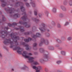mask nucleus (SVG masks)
I'll list each match as a JSON object with an SVG mask.
<instances>
[{"instance_id":"nucleus-29","label":"nucleus","mask_w":72,"mask_h":72,"mask_svg":"<svg viewBox=\"0 0 72 72\" xmlns=\"http://www.w3.org/2000/svg\"><path fill=\"white\" fill-rule=\"evenodd\" d=\"M21 69L23 70H25V69H28V68L27 67H22L21 68Z\"/></svg>"},{"instance_id":"nucleus-35","label":"nucleus","mask_w":72,"mask_h":72,"mask_svg":"<svg viewBox=\"0 0 72 72\" xmlns=\"http://www.w3.org/2000/svg\"><path fill=\"white\" fill-rule=\"evenodd\" d=\"M68 40H69V41H70L71 40H72V38H71V37H69L68 38Z\"/></svg>"},{"instance_id":"nucleus-52","label":"nucleus","mask_w":72,"mask_h":72,"mask_svg":"<svg viewBox=\"0 0 72 72\" xmlns=\"http://www.w3.org/2000/svg\"><path fill=\"white\" fill-rule=\"evenodd\" d=\"M24 1H27V0H24Z\"/></svg>"},{"instance_id":"nucleus-7","label":"nucleus","mask_w":72,"mask_h":72,"mask_svg":"<svg viewBox=\"0 0 72 72\" xmlns=\"http://www.w3.org/2000/svg\"><path fill=\"white\" fill-rule=\"evenodd\" d=\"M5 10H6L7 12L8 13H10V14H12V13H13L14 12H15V11H15V10L13 8H10L8 10L5 8Z\"/></svg>"},{"instance_id":"nucleus-19","label":"nucleus","mask_w":72,"mask_h":72,"mask_svg":"<svg viewBox=\"0 0 72 72\" xmlns=\"http://www.w3.org/2000/svg\"><path fill=\"white\" fill-rule=\"evenodd\" d=\"M32 32H25L24 33V34L25 35H30L31 34H32Z\"/></svg>"},{"instance_id":"nucleus-38","label":"nucleus","mask_w":72,"mask_h":72,"mask_svg":"<svg viewBox=\"0 0 72 72\" xmlns=\"http://www.w3.org/2000/svg\"><path fill=\"white\" fill-rule=\"evenodd\" d=\"M67 3V1H65L64 2V5H66Z\"/></svg>"},{"instance_id":"nucleus-42","label":"nucleus","mask_w":72,"mask_h":72,"mask_svg":"<svg viewBox=\"0 0 72 72\" xmlns=\"http://www.w3.org/2000/svg\"><path fill=\"white\" fill-rule=\"evenodd\" d=\"M57 41L58 42H60V40L58 39L57 40Z\"/></svg>"},{"instance_id":"nucleus-26","label":"nucleus","mask_w":72,"mask_h":72,"mask_svg":"<svg viewBox=\"0 0 72 72\" xmlns=\"http://www.w3.org/2000/svg\"><path fill=\"white\" fill-rule=\"evenodd\" d=\"M69 3L70 6H72V0H70L69 1Z\"/></svg>"},{"instance_id":"nucleus-33","label":"nucleus","mask_w":72,"mask_h":72,"mask_svg":"<svg viewBox=\"0 0 72 72\" xmlns=\"http://www.w3.org/2000/svg\"><path fill=\"white\" fill-rule=\"evenodd\" d=\"M57 27H58V28H60L61 27V26H60V25L59 24H57Z\"/></svg>"},{"instance_id":"nucleus-24","label":"nucleus","mask_w":72,"mask_h":72,"mask_svg":"<svg viewBox=\"0 0 72 72\" xmlns=\"http://www.w3.org/2000/svg\"><path fill=\"white\" fill-rule=\"evenodd\" d=\"M61 54L62 55H66V52L65 51H62L61 52Z\"/></svg>"},{"instance_id":"nucleus-1","label":"nucleus","mask_w":72,"mask_h":72,"mask_svg":"<svg viewBox=\"0 0 72 72\" xmlns=\"http://www.w3.org/2000/svg\"><path fill=\"white\" fill-rule=\"evenodd\" d=\"M10 36H11L12 39L13 40V42L11 41V39H6L5 40L4 42V43L5 44H6L7 43L10 44L11 45L10 46V48H13V50H17V53L21 54H22V49L20 47H17L16 45H18V44L17 42V40H18L19 39V37L18 36L16 37L14 36V34L13 33H12L10 34ZM13 42H15V44L16 45H14V43Z\"/></svg>"},{"instance_id":"nucleus-6","label":"nucleus","mask_w":72,"mask_h":72,"mask_svg":"<svg viewBox=\"0 0 72 72\" xmlns=\"http://www.w3.org/2000/svg\"><path fill=\"white\" fill-rule=\"evenodd\" d=\"M43 43H44L45 45H47L49 44V41L48 40H45L44 39H42L41 41L39 44L40 46H41Z\"/></svg>"},{"instance_id":"nucleus-39","label":"nucleus","mask_w":72,"mask_h":72,"mask_svg":"<svg viewBox=\"0 0 72 72\" xmlns=\"http://www.w3.org/2000/svg\"><path fill=\"white\" fill-rule=\"evenodd\" d=\"M38 15L39 17H41V16H42V15H41L40 14H38Z\"/></svg>"},{"instance_id":"nucleus-16","label":"nucleus","mask_w":72,"mask_h":72,"mask_svg":"<svg viewBox=\"0 0 72 72\" xmlns=\"http://www.w3.org/2000/svg\"><path fill=\"white\" fill-rule=\"evenodd\" d=\"M19 29H20V31L21 32H23L24 31V27L22 26H20Z\"/></svg>"},{"instance_id":"nucleus-9","label":"nucleus","mask_w":72,"mask_h":72,"mask_svg":"<svg viewBox=\"0 0 72 72\" xmlns=\"http://www.w3.org/2000/svg\"><path fill=\"white\" fill-rule=\"evenodd\" d=\"M41 35V34H40V33H36V35H35L34 34H32V37L34 39H36L37 37H39Z\"/></svg>"},{"instance_id":"nucleus-12","label":"nucleus","mask_w":72,"mask_h":72,"mask_svg":"<svg viewBox=\"0 0 72 72\" xmlns=\"http://www.w3.org/2000/svg\"><path fill=\"white\" fill-rule=\"evenodd\" d=\"M10 16L13 17V18H19V17L20 16L18 14H17L14 15L13 16V15H10Z\"/></svg>"},{"instance_id":"nucleus-3","label":"nucleus","mask_w":72,"mask_h":72,"mask_svg":"<svg viewBox=\"0 0 72 72\" xmlns=\"http://www.w3.org/2000/svg\"><path fill=\"white\" fill-rule=\"evenodd\" d=\"M28 55V53L26 51L23 52V53L22 55L25 58H28V60L30 62V63H32L34 65H37L39 64L37 62H34V58L33 57H30L29 56H27Z\"/></svg>"},{"instance_id":"nucleus-14","label":"nucleus","mask_w":72,"mask_h":72,"mask_svg":"<svg viewBox=\"0 0 72 72\" xmlns=\"http://www.w3.org/2000/svg\"><path fill=\"white\" fill-rule=\"evenodd\" d=\"M60 8L64 11H66V8L63 6H60Z\"/></svg>"},{"instance_id":"nucleus-40","label":"nucleus","mask_w":72,"mask_h":72,"mask_svg":"<svg viewBox=\"0 0 72 72\" xmlns=\"http://www.w3.org/2000/svg\"><path fill=\"white\" fill-rule=\"evenodd\" d=\"M45 14H47V15H48V14H49V12H48L47 11L45 12Z\"/></svg>"},{"instance_id":"nucleus-32","label":"nucleus","mask_w":72,"mask_h":72,"mask_svg":"<svg viewBox=\"0 0 72 72\" xmlns=\"http://www.w3.org/2000/svg\"><path fill=\"white\" fill-rule=\"evenodd\" d=\"M26 5L28 6V7H30V5L29 4V3H26Z\"/></svg>"},{"instance_id":"nucleus-5","label":"nucleus","mask_w":72,"mask_h":72,"mask_svg":"<svg viewBox=\"0 0 72 72\" xmlns=\"http://www.w3.org/2000/svg\"><path fill=\"white\" fill-rule=\"evenodd\" d=\"M45 58H43L40 60V63H43L44 62H46L48 60V59H50L48 55L45 54L44 55Z\"/></svg>"},{"instance_id":"nucleus-54","label":"nucleus","mask_w":72,"mask_h":72,"mask_svg":"<svg viewBox=\"0 0 72 72\" xmlns=\"http://www.w3.org/2000/svg\"><path fill=\"white\" fill-rule=\"evenodd\" d=\"M30 1H32V0H30Z\"/></svg>"},{"instance_id":"nucleus-23","label":"nucleus","mask_w":72,"mask_h":72,"mask_svg":"<svg viewBox=\"0 0 72 72\" xmlns=\"http://www.w3.org/2000/svg\"><path fill=\"white\" fill-rule=\"evenodd\" d=\"M6 19L5 18L4 16L3 15H2V22H4V21H5V20Z\"/></svg>"},{"instance_id":"nucleus-2","label":"nucleus","mask_w":72,"mask_h":72,"mask_svg":"<svg viewBox=\"0 0 72 72\" xmlns=\"http://www.w3.org/2000/svg\"><path fill=\"white\" fill-rule=\"evenodd\" d=\"M24 5V4H23V3L22 2H17L15 6H20L21 10L22 12H23V13L22 14V15H24L21 18V19H22L23 20V22L21 21H20L19 22V24L24 25L26 28H28L30 27V26H31V24L27 23L26 22L28 20H29L27 18V14H26V12H25L26 9H25L24 7L23 6Z\"/></svg>"},{"instance_id":"nucleus-21","label":"nucleus","mask_w":72,"mask_h":72,"mask_svg":"<svg viewBox=\"0 0 72 72\" xmlns=\"http://www.w3.org/2000/svg\"><path fill=\"white\" fill-rule=\"evenodd\" d=\"M37 12H38V10H35L34 11L35 15H37Z\"/></svg>"},{"instance_id":"nucleus-41","label":"nucleus","mask_w":72,"mask_h":72,"mask_svg":"<svg viewBox=\"0 0 72 72\" xmlns=\"http://www.w3.org/2000/svg\"><path fill=\"white\" fill-rule=\"evenodd\" d=\"M46 36H47V37H49V36H50L49 34V33H47L46 34Z\"/></svg>"},{"instance_id":"nucleus-53","label":"nucleus","mask_w":72,"mask_h":72,"mask_svg":"<svg viewBox=\"0 0 72 72\" xmlns=\"http://www.w3.org/2000/svg\"><path fill=\"white\" fill-rule=\"evenodd\" d=\"M71 13H72V10H71Z\"/></svg>"},{"instance_id":"nucleus-31","label":"nucleus","mask_w":72,"mask_h":72,"mask_svg":"<svg viewBox=\"0 0 72 72\" xmlns=\"http://www.w3.org/2000/svg\"><path fill=\"white\" fill-rule=\"evenodd\" d=\"M57 64H60V63H62V61H58L56 62Z\"/></svg>"},{"instance_id":"nucleus-44","label":"nucleus","mask_w":72,"mask_h":72,"mask_svg":"<svg viewBox=\"0 0 72 72\" xmlns=\"http://www.w3.org/2000/svg\"><path fill=\"white\" fill-rule=\"evenodd\" d=\"M59 45H57L56 46V47H59Z\"/></svg>"},{"instance_id":"nucleus-57","label":"nucleus","mask_w":72,"mask_h":72,"mask_svg":"<svg viewBox=\"0 0 72 72\" xmlns=\"http://www.w3.org/2000/svg\"><path fill=\"white\" fill-rule=\"evenodd\" d=\"M51 48V49H53V48Z\"/></svg>"},{"instance_id":"nucleus-13","label":"nucleus","mask_w":72,"mask_h":72,"mask_svg":"<svg viewBox=\"0 0 72 72\" xmlns=\"http://www.w3.org/2000/svg\"><path fill=\"white\" fill-rule=\"evenodd\" d=\"M21 44L24 45L26 47V50H28L29 49V46L28 44H25V42H22Z\"/></svg>"},{"instance_id":"nucleus-11","label":"nucleus","mask_w":72,"mask_h":72,"mask_svg":"<svg viewBox=\"0 0 72 72\" xmlns=\"http://www.w3.org/2000/svg\"><path fill=\"white\" fill-rule=\"evenodd\" d=\"M32 21H33V22L35 21V22H36L37 23H38L40 21V20H39L36 19H35L33 17L32 18Z\"/></svg>"},{"instance_id":"nucleus-36","label":"nucleus","mask_w":72,"mask_h":72,"mask_svg":"<svg viewBox=\"0 0 72 72\" xmlns=\"http://www.w3.org/2000/svg\"><path fill=\"white\" fill-rule=\"evenodd\" d=\"M45 72H48V69L47 68H45Z\"/></svg>"},{"instance_id":"nucleus-28","label":"nucleus","mask_w":72,"mask_h":72,"mask_svg":"<svg viewBox=\"0 0 72 72\" xmlns=\"http://www.w3.org/2000/svg\"><path fill=\"white\" fill-rule=\"evenodd\" d=\"M59 16L60 17H61V18H63V17H64V15H63V14H59Z\"/></svg>"},{"instance_id":"nucleus-30","label":"nucleus","mask_w":72,"mask_h":72,"mask_svg":"<svg viewBox=\"0 0 72 72\" xmlns=\"http://www.w3.org/2000/svg\"><path fill=\"white\" fill-rule=\"evenodd\" d=\"M32 29L33 31H36V28L35 26H34L33 27Z\"/></svg>"},{"instance_id":"nucleus-51","label":"nucleus","mask_w":72,"mask_h":72,"mask_svg":"<svg viewBox=\"0 0 72 72\" xmlns=\"http://www.w3.org/2000/svg\"><path fill=\"white\" fill-rule=\"evenodd\" d=\"M60 49L61 50L62 49V48H60Z\"/></svg>"},{"instance_id":"nucleus-50","label":"nucleus","mask_w":72,"mask_h":72,"mask_svg":"<svg viewBox=\"0 0 72 72\" xmlns=\"http://www.w3.org/2000/svg\"><path fill=\"white\" fill-rule=\"evenodd\" d=\"M12 71H14V69H12Z\"/></svg>"},{"instance_id":"nucleus-56","label":"nucleus","mask_w":72,"mask_h":72,"mask_svg":"<svg viewBox=\"0 0 72 72\" xmlns=\"http://www.w3.org/2000/svg\"><path fill=\"white\" fill-rule=\"evenodd\" d=\"M16 12H18V10H17V11H16Z\"/></svg>"},{"instance_id":"nucleus-18","label":"nucleus","mask_w":72,"mask_h":72,"mask_svg":"<svg viewBox=\"0 0 72 72\" xmlns=\"http://www.w3.org/2000/svg\"><path fill=\"white\" fill-rule=\"evenodd\" d=\"M52 12L53 13H56L57 12V8H53L52 10Z\"/></svg>"},{"instance_id":"nucleus-47","label":"nucleus","mask_w":72,"mask_h":72,"mask_svg":"<svg viewBox=\"0 0 72 72\" xmlns=\"http://www.w3.org/2000/svg\"><path fill=\"white\" fill-rule=\"evenodd\" d=\"M53 24H54L53 25H55V22H52Z\"/></svg>"},{"instance_id":"nucleus-20","label":"nucleus","mask_w":72,"mask_h":72,"mask_svg":"<svg viewBox=\"0 0 72 72\" xmlns=\"http://www.w3.org/2000/svg\"><path fill=\"white\" fill-rule=\"evenodd\" d=\"M48 49L50 50H53L54 49V47L51 46H48Z\"/></svg>"},{"instance_id":"nucleus-49","label":"nucleus","mask_w":72,"mask_h":72,"mask_svg":"<svg viewBox=\"0 0 72 72\" xmlns=\"http://www.w3.org/2000/svg\"><path fill=\"white\" fill-rule=\"evenodd\" d=\"M30 14H32V12H30Z\"/></svg>"},{"instance_id":"nucleus-25","label":"nucleus","mask_w":72,"mask_h":72,"mask_svg":"<svg viewBox=\"0 0 72 72\" xmlns=\"http://www.w3.org/2000/svg\"><path fill=\"white\" fill-rule=\"evenodd\" d=\"M39 50L40 53H43V51H44V49L43 48H40Z\"/></svg>"},{"instance_id":"nucleus-10","label":"nucleus","mask_w":72,"mask_h":72,"mask_svg":"<svg viewBox=\"0 0 72 72\" xmlns=\"http://www.w3.org/2000/svg\"><path fill=\"white\" fill-rule=\"evenodd\" d=\"M5 0H1V1L2 3V6H3V7H4V6H5L6 5H8L6 4V2H5Z\"/></svg>"},{"instance_id":"nucleus-37","label":"nucleus","mask_w":72,"mask_h":72,"mask_svg":"<svg viewBox=\"0 0 72 72\" xmlns=\"http://www.w3.org/2000/svg\"><path fill=\"white\" fill-rule=\"evenodd\" d=\"M61 39L62 40H65V38H64V37H62Z\"/></svg>"},{"instance_id":"nucleus-45","label":"nucleus","mask_w":72,"mask_h":72,"mask_svg":"<svg viewBox=\"0 0 72 72\" xmlns=\"http://www.w3.org/2000/svg\"><path fill=\"white\" fill-rule=\"evenodd\" d=\"M0 57H2V55L1 54V53H0Z\"/></svg>"},{"instance_id":"nucleus-43","label":"nucleus","mask_w":72,"mask_h":72,"mask_svg":"<svg viewBox=\"0 0 72 72\" xmlns=\"http://www.w3.org/2000/svg\"><path fill=\"white\" fill-rule=\"evenodd\" d=\"M28 55H32V53H29L28 54Z\"/></svg>"},{"instance_id":"nucleus-55","label":"nucleus","mask_w":72,"mask_h":72,"mask_svg":"<svg viewBox=\"0 0 72 72\" xmlns=\"http://www.w3.org/2000/svg\"><path fill=\"white\" fill-rule=\"evenodd\" d=\"M71 59L72 60V57L71 58Z\"/></svg>"},{"instance_id":"nucleus-17","label":"nucleus","mask_w":72,"mask_h":72,"mask_svg":"<svg viewBox=\"0 0 72 72\" xmlns=\"http://www.w3.org/2000/svg\"><path fill=\"white\" fill-rule=\"evenodd\" d=\"M32 40V39L30 38H29L28 39H25L24 40V41L26 42H28L30 41H31Z\"/></svg>"},{"instance_id":"nucleus-8","label":"nucleus","mask_w":72,"mask_h":72,"mask_svg":"<svg viewBox=\"0 0 72 72\" xmlns=\"http://www.w3.org/2000/svg\"><path fill=\"white\" fill-rule=\"evenodd\" d=\"M32 68L33 69H34L36 70V72H40V70L42 69V68H41V66H38V68H37L35 66H33L32 67Z\"/></svg>"},{"instance_id":"nucleus-4","label":"nucleus","mask_w":72,"mask_h":72,"mask_svg":"<svg viewBox=\"0 0 72 72\" xmlns=\"http://www.w3.org/2000/svg\"><path fill=\"white\" fill-rule=\"evenodd\" d=\"M45 26H46V25L45 23H41L39 25V29L41 32H44L46 31H47L48 32L50 31L49 29L45 28Z\"/></svg>"},{"instance_id":"nucleus-22","label":"nucleus","mask_w":72,"mask_h":72,"mask_svg":"<svg viewBox=\"0 0 72 72\" xmlns=\"http://www.w3.org/2000/svg\"><path fill=\"white\" fill-rule=\"evenodd\" d=\"M30 3L31 4H32L33 7H35V6H36V5L35 4V3H34V2H32Z\"/></svg>"},{"instance_id":"nucleus-46","label":"nucleus","mask_w":72,"mask_h":72,"mask_svg":"<svg viewBox=\"0 0 72 72\" xmlns=\"http://www.w3.org/2000/svg\"><path fill=\"white\" fill-rule=\"evenodd\" d=\"M15 30H19V28H15Z\"/></svg>"},{"instance_id":"nucleus-48","label":"nucleus","mask_w":72,"mask_h":72,"mask_svg":"<svg viewBox=\"0 0 72 72\" xmlns=\"http://www.w3.org/2000/svg\"><path fill=\"white\" fill-rule=\"evenodd\" d=\"M2 14V12H1L0 11V15L1 14Z\"/></svg>"},{"instance_id":"nucleus-27","label":"nucleus","mask_w":72,"mask_h":72,"mask_svg":"<svg viewBox=\"0 0 72 72\" xmlns=\"http://www.w3.org/2000/svg\"><path fill=\"white\" fill-rule=\"evenodd\" d=\"M69 25V22H68V21H67L65 22V24H64V26H68V25Z\"/></svg>"},{"instance_id":"nucleus-15","label":"nucleus","mask_w":72,"mask_h":72,"mask_svg":"<svg viewBox=\"0 0 72 72\" xmlns=\"http://www.w3.org/2000/svg\"><path fill=\"white\" fill-rule=\"evenodd\" d=\"M17 24V23H14L12 24H11L10 23H9L8 25L9 27H11L12 26H15Z\"/></svg>"},{"instance_id":"nucleus-34","label":"nucleus","mask_w":72,"mask_h":72,"mask_svg":"<svg viewBox=\"0 0 72 72\" xmlns=\"http://www.w3.org/2000/svg\"><path fill=\"white\" fill-rule=\"evenodd\" d=\"M37 46V43H35L33 45V47H36Z\"/></svg>"}]
</instances>
